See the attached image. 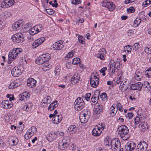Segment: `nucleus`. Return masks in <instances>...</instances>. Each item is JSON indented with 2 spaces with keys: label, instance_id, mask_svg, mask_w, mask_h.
Masks as SVG:
<instances>
[{
  "label": "nucleus",
  "instance_id": "69168bd1",
  "mask_svg": "<svg viewBox=\"0 0 151 151\" xmlns=\"http://www.w3.org/2000/svg\"><path fill=\"white\" fill-rule=\"evenodd\" d=\"M60 72V69H59L58 67H56L55 68L54 73L55 76H58L59 75Z\"/></svg>",
  "mask_w": 151,
  "mask_h": 151
},
{
  "label": "nucleus",
  "instance_id": "13d9d810",
  "mask_svg": "<svg viewBox=\"0 0 151 151\" xmlns=\"http://www.w3.org/2000/svg\"><path fill=\"white\" fill-rule=\"evenodd\" d=\"M91 95L90 93H88L85 95V99L87 101H88L90 99Z\"/></svg>",
  "mask_w": 151,
  "mask_h": 151
},
{
  "label": "nucleus",
  "instance_id": "052dcab7",
  "mask_svg": "<svg viewBox=\"0 0 151 151\" xmlns=\"http://www.w3.org/2000/svg\"><path fill=\"white\" fill-rule=\"evenodd\" d=\"M27 40L29 42H31L34 41L35 39L34 38L33 36L31 35L27 37Z\"/></svg>",
  "mask_w": 151,
  "mask_h": 151
},
{
  "label": "nucleus",
  "instance_id": "09e8293b",
  "mask_svg": "<svg viewBox=\"0 0 151 151\" xmlns=\"http://www.w3.org/2000/svg\"><path fill=\"white\" fill-rule=\"evenodd\" d=\"M144 51L147 54H151V47H146Z\"/></svg>",
  "mask_w": 151,
  "mask_h": 151
},
{
  "label": "nucleus",
  "instance_id": "de8ad7c7",
  "mask_svg": "<svg viewBox=\"0 0 151 151\" xmlns=\"http://www.w3.org/2000/svg\"><path fill=\"white\" fill-rule=\"evenodd\" d=\"M3 15L6 18H7L11 16H12V14L10 12L5 11L3 13Z\"/></svg>",
  "mask_w": 151,
  "mask_h": 151
},
{
  "label": "nucleus",
  "instance_id": "6ab92c4d",
  "mask_svg": "<svg viewBox=\"0 0 151 151\" xmlns=\"http://www.w3.org/2000/svg\"><path fill=\"white\" fill-rule=\"evenodd\" d=\"M36 84V81L32 78H29L27 80V84L30 87L35 86Z\"/></svg>",
  "mask_w": 151,
  "mask_h": 151
},
{
  "label": "nucleus",
  "instance_id": "ea45409f",
  "mask_svg": "<svg viewBox=\"0 0 151 151\" xmlns=\"http://www.w3.org/2000/svg\"><path fill=\"white\" fill-rule=\"evenodd\" d=\"M17 139L16 138H14L13 139H9L10 143L11 145H16L17 144V142L16 141Z\"/></svg>",
  "mask_w": 151,
  "mask_h": 151
},
{
  "label": "nucleus",
  "instance_id": "ddd939ff",
  "mask_svg": "<svg viewBox=\"0 0 151 151\" xmlns=\"http://www.w3.org/2000/svg\"><path fill=\"white\" fill-rule=\"evenodd\" d=\"M1 104L2 106L5 109H8L11 108L13 105L12 102L8 100L2 101Z\"/></svg>",
  "mask_w": 151,
  "mask_h": 151
},
{
  "label": "nucleus",
  "instance_id": "f8f14e48",
  "mask_svg": "<svg viewBox=\"0 0 151 151\" xmlns=\"http://www.w3.org/2000/svg\"><path fill=\"white\" fill-rule=\"evenodd\" d=\"M22 84L20 79H17L12 82L9 85V89L15 88Z\"/></svg>",
  "mask_w": 151,
  "mask_h": 151
},
{
  "label": "nucleus",
  "instance_id": "6e6d98bb",
  "mask_svg": "<svg viewBox=\"0 0 151 151\" xmlns=\"http://www.w3.org/2000/svg\"><path fill=\"white\" fill-rule=\"evenodd\" d=\"M135 9L132 7L127 8V12L129 13H132L134 12Z\"/></svg>",
  "mask_w": 151,
  "mask_h": 151
},
{
  "label": "nucleus",
  "instance_id": "0e129e2a",
  "mask_svg": "<svg viewBox=\"0 0 151 151\" xmlns=\"http://www.w3.org/2000/svg\"><path fill=\"white\" fill-rule=\"evenodd\" d=\"M38 32L41 31L42 29V24H39L35 26Z\"/></svg>",
  "mask_w": 151,
  "mask_h": 151
},
{
  "label": "nucleus",
  "instance_id": "cd10ccee",
  "mask_svg": "<svg viewBox=\"0 0 151 151\" xmlns=\"http://www.w3.org/2000/svg\"><path fill=\"white\" fill-rule=\"evenodd\" d=\"M34 133L31 132L30 129H28L24 135V138L27 140L29 139L33 135Z\"/></svg>",
  "mask_w": 151,
  "mask_h": 151
},
{
  "label": "nucleus",
  "instance_id": "37998d69",
  "mask_svg": "<svg viewBox=\"0 0 151 151\" xmlns=\"http://www.w3.org/2000/svg\"><path fill=\"white\" fill-rule=\"evenodd\" d=\"M99 82L93 81L92 80H90V83L91 86L94 88L97 87L99 84Z\"/></svg>",
  "mask_w": 151,
  "mask_h": 151
},
{
  "label": "nucleus",
  "instance_id": "c03bdc74",
  "mask_svg": "<svg viewBox=\"0 0 151 151\" xmlns=\"http://www.w3.org/2000/svg\"><path fill=\"white\" fill-rule=\"evenodd\" d=\"M100 97L103 101H105L107 99V96L106 93H102L100 95Z\"/></svg>",
  "mask_w": 151,
  "mask_h": 151
},
{
  "label": "nucleus",
  "instance_id": "5701e85b",
  "mask_svg": "<svg viewBox=\"0 0 151 151\" xmlns=\"http://www.w3.org/2000/svg\"><path fill=\"white\" fill-rule=\"evenodd\" d=\"M62 117L61 115H56L52 119V122L55 124H58L62 120Z\"/></svg>",
  "mask_w": 151,
  "mask_h": 151
},
{
  "label": "nucleus",
  "instance_id": "5fc2aeb1",
  "mask_svg": "<svg viewBox=\"0 0 151 151\" xmlns=\"http://www.w3.org/2000/svg\"><path fill=\"white\" fill-rule=\"evenodd\" d=\"M49 137H50L52 139L54 140L56 138L57 135L55 133L52 132L49 134Z\"/></svg>",
  "mask_w": 151,
  "mask_h": 151
},
{
  "label": "nucleus",
  "instance_id": "a878e982",
  "mask_svg": "<svg viewBox=\"0 0 151 151\" xmlns=\"http://www.w3.org/2000/svg\"><path fill=\"white\" fill-rule=\"evenodd\" d=\"M134 78L137 81H140L142 78V72L138 70H136L134 75Z\"/></svg>",
  "mask_w": 151,
  "mask_h": 151
},
{
  "label": "nucleus",
  "instance_id": "7c9ffc66",
  "mask_svg": "<svg viewBox=\"0 0 151 151\" xmlns=\"http://www.w3.org/2000/svg\"><path fill=\"white\" fill-rule=\"evenodd\" d=\"M29 32L31 35H33L38 33V31L36 26H35L31 28L29 30Z\"/></svg>",
  "mask_w": 151,
  "mask_h": 151
},
{
  "label": "nucleus",
  "instance_id": "aec40b11",
  "mask_svg": "<svg viewBox=\"0 0 151 151\" xmlns=\"http://www.w3.org/2000/svg\"><path fill=\"white\" fill-rule=\"evenodd\" d=\"M80 79L79 74L78 73H75L71 78V82L73 83H76L78 82Z\"/></svg>",
  "mask_w": 151,
  "mask_h": 151
},
{
  "label": "nucleus",
  "instance_id": "4468645a",
  "mask_svg": "<svg viewBox=\"0 0 151 151\" xmlns=\"http://www.w3.org/2000/svg\"><path fill=\"white\" fill-rule=\"evenodd\" d=\"M63 41H59L55 43L53 45V48L55 50H60L63 47Z\"/></svg>",
  "mask_w": 151,
  "mask_h": 151
},
{
  "label": "nucleus",
  "instance_id": "393cba45",
  "mask_svg": "<svg viewBox=\"0 0 151 151\" xmlns=\"http://www.w3.org/2000/svg\"><path fill=\"white\" fill-rule=\"evenodd\" d=\"M58 103L57 101H55L52 102L49 106L48 110L49 111H52L58 106Z\"/></svg>",
  "mask_w": 151,
  "mask_h": 151
},
{
  "label": "nucleus",
  "instance_id": "8fccbe9b",
  "mask_svg": "<svg viewBox=\"0 0 151 151\" xmlns=\"http://www.w3.org/2000/svg\"><path fill=\"white\" fill-rule=\"evenodd\" d=\"M99 98L97 97H96L95 96H92V98H91V101L94 103H96V104H98L97 102H98Z\"/></svg>",
  "mask_w": 151,
  "mask_h": 151
},
{
  "label": "nucleus",
  "instance_id": "c9c22d12",
  "mask_svg": "<svg viewBox=\"0 0 151 151\" xmlns=\"http://www.w3.org/2000/svg\"><path fill=\"white\" fill-rule=\"evenodd\" d=\"M144 119L142 120V117L141 116L140 118L139 117H136L134 119L135 123L136 124H138L140 122V124H142L144 123Z\"/></svg>",
  "mask_w": 151,
  "mask_h": 151
},
{
  "label": "nucleus",
  "instance_id": "f257e3e1",
  "mask_svg": "<svg viewBox=\"0 0 151 151\" xmlns=\"http://www.w3.org/2000/svg\"><path fill=\"white\" fill-rule=\"evenodd\" d=\"M119 134L121 138L124 140L128 139L130 135L129 134V130L128 127L125 125H121L118 128Z\"/></svg>",
  "mask_w": 151,
  "mask_h": 151
},
{
  "label": "nucleus",
  "instance_id": "423d86ee",
  "mask_svg": "<svg viewBox=\"0 0 151 151\" xmlns=\"http://www.w3.org/2000/svg\"><path fill=\"white\" fill-rule=\"evenodd\" d=\"M12 39L14 42H21L24 40V35L21 33H18L13 35L12 37Z\"/></svg>",
  "mask_w": 151,
  "mask_h": 151
},
{
  "label": "nucleus",
  "instance_id": "f704fd0d",
  "mask_svg": "<svg viewBox=\"0 0 151 151\" xmlns=\"http://www.w3.org/2000/svg\"><path fill=\"white\" fill-rule=\"evenodd\" d=\"M108 4V6L107 8L110 11H113L115 8V4L112 2H109V3Z\"/></svg>",
  "mask_w": 151,
  "mask_h": 151
},
{
  "label": "nucleus",
  "instance_id": "c756f323",
  "mask_svg": "<svg viewBox=\"0 0 151 151\" xmlns=\"http://www.w3.org/2000/svg\"><path fill=\"white\" fill-rule=\"evenodd\" d=\"M22 24H20L19 22H16L14 24L12 25V28L14 31H16L19 29L20 27L22 26Z\"/></svg>",
  "mask_w": 151,
  "mask_h": 151
},
{
  "label": "nucleus",
  "instance_id": "603ef678",
  "mask_svg": "<svg viewBox=\"0 0 151 151\" xmlns=\"http://www.w3.org/2000/svg\"><path fill=\"white\" fill-rule=\"evenodd\" d=\"M107 68L106 67H104L102 68L99 70L101 73H102V75L104 76L106 74L105 73V71L106 70Z\"/></svg>",
  "mask_w": 151,
  "mask_h": 151
},
{
  "label": "nucleus",
  "instance_id": "864d4df0",
  "mask_svg": "<svg viewBox=\"0 0 151 151\" xmlns=\"http://www.w3.org/2000/svg\"><path fill=\"white\" fill-rule=\"evenodd\" d=\"M46 10L47 13L49 15H52L54 13V11L52 9H47Z\"/></svg>",
  "mask_w": 151,
  "mask_h": 151
},
{
  "label": "nucleus",
  "instance_id": "bf43d9fd",
  "mask_svg": "<svg viewBox=\"0 0 151 151\" xmlns=\"http://www.w3.org/2000/svg\"><path fill=\"white\" fill-rule=\"evenodd\" d=\"M100 91L99 90L96 91L94 93V95L93 96H95L96 97L99 98V97L100 95Z\"/></svg>",
  "mask_w": 151,
  "mask_h": 151
},
{
  "label": "nucleus",
  "instance_id": "f3484780",
  "mask_svg": "<svg viewBox=\"0 0 151 151\" xmlns=\"http://www.w3.org/2000/svg\"><path fill=\"white\" fill-rule=\"evenodd\" d=\"M12 75L15 77H17L21 74V70L17 67L14 68L11 72Z\"/></svg>",
  "mask_w": 151,
  "mask_h": 151
},
{
  "label": "nucleus",
  "instance_id": "39448f33",
  "mask_svg": "<svg viewBox=\"0 0 151 151\" xmlns=\"http://www.w3.org/2000/svg\"><path fill=\"white\" fill-rule=\"evenodd\" d=\"M111 148L113 151H123V149L121 148V143L119 141L113 140L110 142Z\"/></svg>",
  "mask_w": 151,
  "mask_h": 151
},
{
  "label": "nucleus",
  "instance_id": "7ed1b4c3",
  "mask_svg": "<svg viewBox=\"0 0 151 151\" xmlns=\"http://www.w3.org/2000/svg\"><path fill=\"white\" fill-rule=\"evenodd\" d=\"M82 115H81L80 117V120L82 123L87 122L90 117L91 112L88 109H84L82 111Z\"/></svg>",
  "mask_w": 151,
  "mask_h": 151
},
{
  "label": "nucleus",
  "instance_id": "4d7b16f0",
  "mask_svg": "<svg viewBox=\"0 0 151 151\" xmlns=\"http://www.w3.org/2000/svg\"><path fill=\"white\" fill-rule=\"evenodd\" d=\"M145 121L144 120V123H143L142 124H139V126H141V127L143 129H147V125L146 124H145Z\"/></svg>",
  "mask_w": 151,
  "mask_h": 151
},
{
  "label": "nucleus",
  "instance_id": "473e14b6",
  "mask_svg": "<svg viewBox=\"0 0 151 151\" xmlns=\"http://www.w3.org/2000/svg\"><path fill=\"white\" fill-rule=\"evenodd\" d=\"M35 62L38 64H41L45 63L43 58L41 57V55L36 59Z\"/></svg>",
  "mask_w": 151,
  "mask_h": 151
},
{
  "label": "nucleus",
  "instance_id": "6e6552de",
  "mask_svg": "<svg viewBox=\"0 0 151 151\" xmlns=\"http://www.w3.org/2000/svg\"><path fill=\"white\" fill-rule=\"evenodd\" d=\"M69 141L65 139H60L58 142V147L62 150H64L68 147Z\"/></svg>",
  "mask_w": 151,
  "mask_h": 151
},
{
  "label": "nucleus",
  "instance_id": "412c9836",
  "mask_svg": "<svg viewBox=\"0 0 151 151\" xmlns=\"http://www.w3.org/2000/svg\"><path fill=\"white\" fill-rule=\"evenodd\" d=\"M116 107V106L115 104H113L110 107L109 113L111 116L113 117L116 113L117 111Z\"/></svg>",
  "mask_w": 151,
  "mask_h": 151
},
{
  "label": "nucleus",
  "instance_id": "4be33fe9",
  "mask_svg": "<svg viewBox=\"0 0 151 151\" xmlns=\"http://www.w3.org/2000/svg\"><path fill=\"white\" fill-rule=\"evenodd\" d=\"M68 130L70 134H73L76 132L77 128L75 125H71L68 127Z\"/></svg>",
  "mask_w": 151,
  "mask_h": 151
},
{
  "label": "nucleus",
  "instance_id": "2f4dec72",
  "mask_svg": "<svg viewBox=\"0 0 151 151\" xmlns=\"http://www.w3.org/2000/svg\"><path fill=\"white\" fill-rule=\"evenodd\" d=\"M51 67V65L47 63L42 65V69L45 71L48 70Z\"/></svg>",
  "mask_w": 151,
  "mask_h": 151
},
{
  "label": "nucleus",
  "instance_id": "3c124183",
  "mask_svg": "<svg viewBox=\"0 0 151 151\" xmlns=\"http://www.w3.org/2000/svg\"><path fill=\"white\" fill-rule=\"evenodd\" d=\"M144 86L147 88L149 90H150V89L151 88V86L149 83L147 81L144 82Z\"/></svg>",
  "mask_w": 151,
  "mask_h": 151
},
{
  "label": "nucleus",
  "instance_id": "c85d7f7f",
  "mask_svg": "<svg viewBox=\"0 0 151 151\" xmlns=\"http://www.w3.org/2000/svg\"><path fill=\"white\" fill-rule=\"evenodd\" d=\"M41 57L43 58V59L45 62L48 61L51 58V56L48 53L43 54L41 55Z\"/></svg>",
  "mask_w": 151,
  "mask_h": 151
},
{
  "label": "nucleus",
  "instance_id": "49530a36",
  "mask_svg": "<svg viewBox=\"0 0 151 151\" xmlns=\"http://www.w3.org/2000/svg\"><path fill=\"white\" fill-rule=\"evenodd\" d=\"M85 38L82 36H79L78 37V41L80 43L84 44L85 42Z\"/></svg>",
  "mask_w": 151,
  "mask_h": 151
},
{
  "label": "nucleus",
  "instance_id": "79ce46f5",
  "mask_svg": "<svg viewBox=\"0 0 151 151\" xmlns=\"http://www.w3.org/2000/svg\"><path fill=\"white\" fill-rule=\"evenodd\" d=\"M150 4L151 0H147L143 2L142 5L143 7H146Z\"/></svg>",
  "mask_w": 151,
  "mask_h": 151
},
{
  "label": "nucleus",
  "instance_id": "bb28decb",
  "mask_svg": "<svg viewBox=\"0 0 151 151\" xmlns=\"http://www.w3.org/2000/svg\"><path fill=\"white\" fill-rule=\"evenodd\" d=\"M32 106V103H28L24 106L22 109L24 111H29L31 109Z\"/></svg>",
  "mask_w": 151,
  "mask_h": 151
},
{
  "label": "nucleus",
  "instance_id": "9d476101",
  "mask_svg": "<svg viewBox=\"0 0 151 151\" xmlns=\"http://www.w3.org/2000/svg\"><path fill=\"white\" fill-rule=\"evenodd\" d=\"M136 146L134 142L130 141L127 143L125 146V149L127 151H132L135 149Z\"/></svg>",
  "mask_w": 151,
  "mask_h": 151
},
{
  "label": "nucleus",
  "instance_id": "e433bc0d",
  "mask_svg": "<svg viewBox=\"0 0 151 151\" xmlns=\"http://www.w3.org/2000/svg\"><path fill=\"white\" fill-rule=\"evenodd\" d=\"M52 101L51 98L50 96H47L44 97L42 100V101L46 102L50 104Z\"/></svg>",
  "mask_w": 151,
  "mask_h": 151
},
{
  "label": "nucleus",
  "instance_id": "e2e57ef3",
  "mask_svg": "<svg viewBox=\"0 0 151 151\" xmlns=\"http://www.w3.org/2000/svg\"><path fill=\"white\" fill-rule=\"evenodd\" d=\"M109 3V2H108L107 1H105L102 3V5L103 7H105L107 8L108 6V4Z\"/></svg>",
  "mask_w": 151,
  "mask_h": 151
},
{
  "label": "nucleus",
  "instance_id": "774afa93",
  "mask_svg": "<svg viewBox=\"0 0 151 151\" xmlns=\"http://www.w3.org/2000/svg\"><path fill=\"white\" fill-rule=\"evenodd\" d=\"M23 95H24V96L25 97V100L29 98V97L30 94L28 92H24L22 93Z\"/></svg>",
  "mask_w": 151,
  "mask_h": 151
},
{
  "label": "nucleus",
  "instance_id": "9b49d317",
  "mask_svg": "<svg viewBox=\"0 0 151 151\" xmlns=\"http://www.w3.org/2000/svg\"><path fill=\"white\" fill-rule=\"evenodd\" d=\"M45 40V38L43 37L37 40H35L32 44V47L33 48H36L42 43Z\"/></svg>",
  "mask_w": 151,
  "mask_h": 151
},
{
  "label": "nucleus",
  "instance_id": "a19ab883",
  "mask_svg": "<svg viewBox=\"0 0 151 151\" xmlns=\"http://www.w3.org/2000/svg\"><path fill=\"white\" fill-rule=\"evenodd\" d=\"M80 59L78 58H74L72 61V63L74 65H76L80 63Z\"/></svg>",
  "mask_w": 151,
  "mask_h": 151
},
{
  "label": "nucleus",
  "instance_id": "b1692460",
  "mask_svg": "<svg viewBox=\"0 0 151 151\" xmlns=\"http://www.w3.org/2000/svg\"><path fill=\"white\" fill-rule=\"evenodd\" d=\"M102 131L101 130L100 128L99 127L94 128L92 131V134L95 136H99L101 133Z\"/></svg>",
  "mask_w": 151,
  "mask_h": 151
},
{
  "label": "nucleus",
  "instance_id": "a211bd4d",
  "mask_svg": "<svg viewBox=\"0 0 151 151\" xmlns=\"http://www.w3.org/2000/svg\"><path fill=\"white\" fill-rule=\"evenodd\" d=\"M14 3V0H5L2 4L3 8H7L13 5Z\"/></svg>",
  "mask_w": 151,
  "mask_h": 151
},
{
  "label": "nucleus",
  "instance_id": "680f3d73",
  "mask_svg": "<svg viewBox=\"0 0 151 151\" xmlns=\"http://www.w3.org/2000/svg\"><path fill=\"white\" fill-rule=\"evenodd\" d=\"M74 51L72 50L67 55V57L68 58H70L72 57L74 55Z\"/></svg>",
  "mask_w": 151,
  "mask_h": 151
},
{
  "label": "nucleus",
  "instance_id": "1a4fd4ad",
  "mask_svg": "<svg viewBox=\"0 0 151 151\" xmlns=\"http://www.w3.org/2000/svg\"><path fill=\"white\" fill-rule=\"evenodd\" d=\"M94 112L96 114H100L103 111V106L101 103L96 104L94 107Z\"/></svg>",
  "mask_w": 151,
  "mask_h": 151
},
{
  "label": "nucleus",
  "instance_id": "58836bf2",
  "mask_svg": "<svg viewBox=\"0 0 151 151\" xmlns=\"http://www.w3.org/2000/svg\"><path fill=\"white\" fill-rule=\"evenodd\" d=\"M119 63L118 62L117 63H116L114 62V61L113 60H111L110 62V67H118V65Z\"/></svg>",
  "mask_w": 151,
  "mask_h": 151
},
{
  "label": "nucleus",
  "instance_id": "338daca9",
  "mask_svg": "<svg viewBox=\"0 0 151 151\" xmlns=\"http://www.w3.org/2000/svg\"><path fill=\"white\" fill-rule=\"evenodd\" d=\"M133 47V50H137L139 48V45L138 43H136L134 45Z\"/></svg>",
  "mask_w": 151,
  "mask_h": 151
},
{
  "label": "nucleus",
  "instance_id": "20e7f679",
  "mask_svg": "<svg viewBox=\"0 0 151 151\" xmlns=\"http://www.w3.org/2000/svg\"><path fill=\"white\" fill-rule=\"evenodd\" d=\"M75 108L76 110L80 111L85 106V103L82 98L79 97L77 98L75 103Z\"/></svg>",
  "mask_w": 151,
  "mask_h": 151
},
{
  "label": "nucleus",
  "instance_id": "0eeeda50",
  "mask_svg": "<svg viewBox=\"0 0 151 151\" xmlns=\"http://www.w3.org/2000/svg\"><path fill=\"white\" fill-rule=\"evenodd\" d=\"M147 147L148 144L146 142L141 141L137 145L136 151H147Z\"/></svg>",
  "mask_w": 151,
  "mask_h": 151
},
{
  "label": "nucleus",
  "instance_id": "dca6fc26",
  "mask_svg": "<svg viewBox=\"0 0 151 151\" xmlns=\"http://www.w3.org/2000/svg\"><path fill=\"white\" fill-rule=\"evenodd\" d=\"M106 53L105 50L104 49H102L100 50L98 53H96L95 56L101 60H104V55L106 54Z\"/></svg>",
  "mask_w": 151,
  "mask_h": 151
},
{
  "label": "nucleus",
  "instance_id": "72a5a7b5",
  "mask_svg": "<svg viewBox=\"0 0 151 151\" xmlns=\"http://www.w3.org/2000/svg\"><path fill=\"white\" fill-rule=\"evenodd\" d=\"M145 75L151 80V68H149L145 72Z\"/></svg>",
  "mask_w": 151,
  "mask_h": 151
},
{
  "label": "nucleus",
  "instance_id": "f03ea898",
  "mask_svg": "<svg viewBox=\"0 0 151 151\" xmlns=\"http://www.w3.org/2000/svg\"><path fill=\"white\" fill-rule=\"evenodd\" d=\"M22 51V50L19 48H14L9 52L8 55V63L10 64L12 61L15 60L18 54H19Z\"/></svg>",
  "mask_w": 151,
  "mask_h": 151
},
{
  "label": "nucleus",
  "instance_id": "a18cd8bd",
  "mask_svg": "<svg viewBox=\"0 0 151 151\" xmlns=\"http://www.w3.org/2000/svg\"><path fill=\"white\" fill-rule=\"evenodd\" d=\"M141 22V19L139 18H137L134 21V25H135V27H138L139 25L140 24Z\"/></svg>",
  "mask_w": 151,
  "mask_h": 151
},
{
  "label": "nucleus",
  "instance_id": "4c0bfd02",
  "mask_svg": "<svg viewBox=\"0 0 151 151\" xmlns=\"http://www.w3.org/2000/svg\"><path fill=\"white\" fill-rule=\"evenodd\" d=\"M115 105L116 106V108L117 111L119 110L120 111H123V108L121 104L120 103H117L116 104H115Z\"/></svg>",
  "mask_w": 151,
  "mask_h": 151
},
{
  "label": "nucleus",
  "instance_id": "2eb2a0df",
  "mask_svg": "<svg viewBox=\"0 0 151 151\" xmlns=\"http://www.w3.org/2000/svg\"><path fill=\"white\" fill-rule=\"evenodd\" d=\"M143 84L140 82H138L135 84H132L130 86V88L132 90H140Z\"/></svg>",
  "mask_w": 151,
  "mask_h": 151
}]
</instances>
